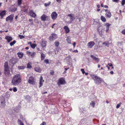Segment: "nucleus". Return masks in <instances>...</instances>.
<instances>
[{
	"mask_svg": "<svg viewBox=\"0 0 125 125\" xmlns=\"http://www.w3.org/2000/svg\"><path fill=\"white\" fill-rule=\"evenodd\" d=\"M21 81V78L19 74L15 75L13 78L11 83L14 86L18 85Z\"/></svg>",
	"mask_w": 125,
	"mask_h": 125,
	"instance_id": "nucleus-1",
	"label": "nucleus"
},
{
	"mask_svg": "<svg viewBox=\"0 0 125 125\" xmlns=\"http://www.w3.org/2000/svg\"><path fill=\"white\" fill-rule=\"evenodd\" d=\"M4 73L6 77V79L7 80L9 79L11 75V74L10 73V71L9 70H5L4 71Z\"/></svg>",
	"mask_w": 125,
	"mask_h": 125,
	"instance_id": "nucleus-2",
	"label": "nucleus"
},
{
	"mask_svg": "<svg viewBox=\"0 0 125 125\" xmlns=\"http://www.w3.org/2000/svg\"><path fill=\"white\" fill-rule=\"evenodd\" d=\"M0 101L1 105L0 107L1 108H4L6 102L4 98L2 96L0 98Z\"/></svg>",
	"mask_w": 125,
	"mask_h": 125,
	"instance_id": "nucleus-3",
	"label": "nucleus"
},
{
	"mask_svg": "<svg viewBox=\"0 0 125 125\" xmlns=\"http://www.w3.org/2000/svg\"><path fill=\"white\" fill-rule=\"evenodd\" d=\"M13 14H11L10 15L6 17V21H9L10 22H11L13 21Z\"/></svg>",
	"mask_w": 125,
	"mask_h": 125,
	"instance_id": "nucleus-4",
	"label": "nucleus"
},
{
	"mask_svg": "<svg viewBox=\"0 0 125 125\" xmlns=\"http://www.w3.org/2000/svg\"><path fill=\"white\" fill-rule=\"evenodd\" d=\"M28 83H29L32 84H34V79L32 76H30L29 79Z\"/></svg>",
	"mask_w": 125,
	"mask_h": 125,
	"instance_id": "nucleus-5",
	"label": "nucleus"
},
{
	"mask_svg": "<svg viewBox=\"0 0 125 125\" xmlns=\"http://www.w3.org/2000/svg\"><path fill=\"white\" fill-rule=\"evenodd\" d=\"M65 83V82L64 79L62 78H61L59 79L57 83V84L58 85L60 84H63Z\"/></svg>",
	"mask_w": 125,
	"mask_h": 125,
	"instance_id": "nucleus-6",
	"label": "nucleus"
},
{
	"mask_svg": "<svg viewBox=\"0 0 125 125\" xmlns=\"http://www.w3.org/2000/svg\"><path fill=\"white\" fill-rule=\"evenodd\" d=\"M51 16L52 19L55 20L57 17V14L56 12H53L51 14Z\"/></svg>",
	"mask_w": 125,
	"mask_h": 125,
	"instance_id": "nucleus-7",
	"label": "nucleus"
},
{
	"mask_svg": "<svg viewBox=\"0 0 125 125\" xmlns=\"http://www.w3.org/2000/svg\"><path fill=\"white\" fill-rule=\"evenodd\" d=\"M87 118H85L82 119L80 122V123L78 125H86L87 123Z\"/></svg>",
	"mask_w": 125,
	"mask_h": 125,
	"instance_id": "nucleus-8",
	"label": "nucleus"
},
{
	"mask_svg": "<svg viewBox=\"0 0 125 125\" xmlns=\"http://www.w3.org/2000/svg\"><path fill=\"white\" fill-rule=\"evenodd\" d=\"M94 81L95 83L98 85L101 83V82L100 78L98 76L96 78L95 80Z\"/></svg>",
	"mask_w": 125,
	"mask_h": 125,
	"instance_id": "nucleus-9",
	"label": "nucleus"
},
{
	"mask_svg": "<svg viewBox=\"0 0 125 125\" xmlns=\"http://www.w3.org/2000/svg\"><path fill=\"white\" fill-rule=\"evenodd\" d=\"M90 57L94 61L97 62V63H98L100 61L99 58H98L96 57L95 56L93 55H90Z\"/></svg>",
	"mask_w": 125,
	"mask_h": 125,
	"instance_id": "nucleus-10",
	"label": "nucleus"
},
{
	"mask_svg": "<svg viewBox=\"0 0 125 125\" xmlns=\"http://www.w3.org/2000/svg\"><path fill=\"white\" fill-rule=\"evenodd\" d=\"M41 19L42 21H46L49 19V17L43 14L41 17Z\"/></svg>",
	"mask_w": 125,
	"mask_h": 125,
	"instance_id": "nucleus-11",
	"label": "nucleus"
},
{
	"mask_svg": "<svg viewBox=\"0 0 125 125\" xmlns=\"http://www.w3.org/2000/svg\"><path fill=\"white\" fill-rule=\"evenodd\" d=\"M6 11L5 10L1 11L0 12V16L1 18L2 19L3 17L6 15Z\"/></svg>",
	"mask_w": 125,
	"mask_h": 125,
	"instance_id": "nucleus-12",
	"label": "nucleus"
},
{
	"mask_svg": "<svg viewBox=\"0 0 125 125\" xmlns=\"http://www.w3.org/2000/svg\"><path fill=\"white\" fill-rule=\"evenodd\" d=\"M95 44L94 42L93 41H91L88 43L87 46L89 48H92Z\"/></svg>",
	"mask_w": 125,
	"mask_h": 125,
	"instance_id": "nucleus-13",
	"label": "nucleus"
},
{
	"mask_svg": "<svg viewBox=\"0 0 125 125\" xmlns=\"http://www.w3.org/2000/svg\"><path fill=\"white\" fill-rule=\"evenodd\" d=\"M15 63V62L14 60V58H12L10 59L9 61V64L10 65L13 66Z\"/></svg>",
	"mask_w": 125,
	"mask_h": 125,
	"instance_id": "nucleus-14",
	"label": "nucleus"
},
{
	"mask_svg": "<svg viewBox=\"0 0 125 125\" xmlns=\"http://www.w3.org/2000/svg\"><path fill=\"white\" fill-rule=\"evenodd\" d=\"M68 16L70 18V21H72L75 19V18L74 16V15L70 14L68 15Z\"/></svg>",
	"mask_w": 125,
	"mask_h": 125,
	"instance_id": "nucleus-15",
	"label": "nucleus"
},
{
	"mask_svg": "<svg viewBox=\"0 0 125 125\" xmlns=\"http://www.w3.org/2000/svg\"><path fill=\"white\" fill-rule=\"evenodd\" d=\"M29 14L30 16L34 18L36 16L35 13H34L32 10H30L29 12Z\"/></svg>",
	"mask_w": 125,
	"mask_h": 125,
	"instance_id": "nucleus-16",
	"label": "nucleus"
},
{
	"mask_svg": "<svg viewBox=\"0 0 125 125\" xmlns=\"http://www.w3.org/2000/svg\"><path fill=\"white\" fill-rule=\"evenodd\" d=\"M44 82V81L43 80V78L42 76L40 77V79L39 82V87H40L43 85V82Z\"/></svg>",
	"mask_w": 125,
	"mask_h": 125,
	"instance_id": "nucleus-17",
	"label": "nucleus"
},
{
	"mask_svg": "<svg viewBox=\"0 0 125 125\" xmlns=\"http://www.w3.org/2000/svg\"><path fill=\"white\" fill-rule=\"evenodd\" d=\"M5 39L7 40L8 42H10L13 40V38L11 36H7L5 38Z\"/></svg>",
	"mask_w": 125,
	"mask_h": 125,
	"instance_id": "nucleus-18",
	"label": "nucleus"
},
{
	"mask_svg": "<svg viewBox=\"0 0 125 125\" xmlns=\"http://www.w3.org/2000/svg\"><path fill=\"white\" fill-rule=\"evenodd\" d=\"M105 15L108 18H110L112 15L111 13L109 10H108L107 12H106Z\"/></svg>",
	"mask_w": 125,
	"mask_h": 125,
	"instance_id": "nucleus-19",
	"label": "nucleus"
},
{
	"mask_svg": "<svg viewBox=\"0 0 125 125\" xmlns=\"http://www.w3.org/2000/svg\"><path fill=\"white\" fill-rule=\"evenodd\" d=\"M4 70H9V67L8 62H5L4 65Z\"/></svg>",
	"mask_w": 125,
	"mask_h": 125,
	"instance_id": "nucleus-20",
	"label": "nucleus"
},
{
	"mask_svg": "<svg viewBox=\"0 0 125 125\" xmlns=\"http://www.w3.org/2000/svg\"><path fill=\"white\" fill-rule=\"evenodd\" d=\"M34 70L35 71L39 73L41 72L42 70L41 68L38 66L35 67Z\"/></svg>",
	"mask_w": 125,
	"mask_h": 125,
	"instance_id": "nucleus-21",
	"label": "nucleus"
},
{
	"mask_svg": "<svg viewBox=\"0 0 125 125\" xmlns=\"http://www.w3.org/2000/svg\"><path fill=\"white\" fill-rule=\"evenodd\" d=\"M63 28L65 30L66 33H68L69 32V29L67 26H64L63 27Z\"/></svg>",
	"mask_w": 125,
	"mask_h": 125,
	"instance_id": "nucleus-22",
	"label": "nucleus"
},
{
	"mask_svg": "<svg viewBox=\"0 0 125 125\" xmlns=\"http://www.w3.org/2000/svg\"><path fill=\"white\" fill-rule=\"evenodd\" d=\"M41 44L42 47H45L46 45V42L42 41Z\"/></svg>",
	"mask_w": 125,
	"mask_h": 125,
	"instance_id": "nucleus-23",
	"label": "nucleus"
},
{
	"mask_svg": "<svg viewBox=\"0 0 125 125\" xmlns=\"http://www.w3.org/2000/svg\"><path fill=\"white\" fill-rule=\"evenodd\" d=\"M17 55L20 58H21L23 56V53L22 52H18L17 53Z\"/></svg>",
	"mask_w": 125,
	"mask_h": 125,
	"instance_id": "nucleus-24",
	"label": "nucleus"
},
{
	"mask_svg": "<svg viewBox=\"0 0 125 125\" xmlns=\"http://www.w3.org/2000/svg\"><path fill=\"white\" fill-rule=\"evenodd\" d=\"M101 19L102 21L104 22H105L106 21L105 18L103 16H101Z\"/></svg>",
	"mask_w": 125,
	"mask_h": 125,
	"instance_id": "nucleus-25",
	"label": "nucleus"
},
{
	"mask_svg": "<svg viewBox=\"0 0 125 125\" xmlns=\"http://www.w3.org/2000/svg\"><path fill=\"white\" fill-rule=\"evenodd\" d=\"M41 60H43L45 57L44 54L42 52L41 53Z\"/></svg>",
	"mask_w": 125,
	"mask_h": 125,
	"instance_id": "nucleus-26",
	"label": "nucleus"
},
{
	"mask_svg": "<svg viewBox=\"0 0 125 125\" xmlns=\"http://www.w3.org/2000/svg\"><path fill=\"white\" fill-rule=\"evenodd\" d=\"M110 44V43H109L108 42H104L103 43V45H105V46L108 47H109V44Z\"/></svg>",
	"mask_w": 125,
	"mask_h": 125,
	"instance_id": "nucleus-27",
	"label": "nucleus"
},
{
	"mask_svg": "<svg viewBox=\"0 0 125 125\" xmlns=\"http://www.w3.org/2000/svg\"><path fill=\"white\" fill-rule=\"evenodd\" d=\"M91 76L92 77V79L94 80H95L96 78L97 77V76L96 75H91Z\"/></svg>",
	"mask_w": 125,
	"mask_h": 125,
	"instance_id": "nucleus-28",
	"label": "nucleus"
},
{
	"mask_svg": "<svg viewBox=\"0 0 125 125\" xmlns=\"http://www.w3.org/2000/svg\"><path fill=\"white\" fill-rule=\"evenodd\" d=\"M17 10V8H16L13 7H12L11 8V9H10V11L11 12H15V11L16 10Z\"/></svg>",
	"mask_w": 125,
	"mask_h": 125,
	"instance_id": "nucleus-29",
	"label": "nucleus"
},
{
	"mask_svg": "<svg viewBox=\"0 0 125 125\" xmlns=\"http://www.w3.org/2000/svg\"><path fill=\"white\" fill-rule=\"evenodd\" d=\"M26 67L25 66H20L18 67V68L20 70L23 69Z\"/></svg>",
	"mask_w": 125,
	"mask_h": 125,
	"instance_id": "nucleus-30",
	"label": "nucleus"
},
{
	"mask_svg": "<svg viewBox=\"0 0 125 125\" xmlns=\"http://www.w3.org/2000/svg\"><path fill=\"white\" fill-rule=\"evenodd\" d=\"M80 112H81V113H85L86 112V111L85 110H84V109L82 108L81 109V108L80 110Z\"/></svg>",
	"mask_w": 125,
	"mask_h": 125,
	"instance_id": "nucleus-31",
	"label": "nucleus"
},
{
	"mask_svg": "<svg viewBox=\"0 0 125 125\" xmlns=\"http://www.w3.org/2000/svg\"><path fill=\"white\" fill-rule=\"evenodd\" d=\"M18 124L20 125H24V124L19 119L18 120Z\"/></svg>",
	"mask_w": 125,
	"mask_h": 125,
	"instance_id": "nucleus-32",
	"label": "nucleus"
},
{
	"mask_svg": "<svg viewBox=\"0 0 125 125\" xmlns=\"http://www.w3.org/2000/svg\"><path fill=\"white\" fill-rule=\"evenodd\" d=\"M16 41L14 40L13 41V42L10 43V45L11 46H12V45H13L14 44H15L16 43Z\"/></svg>",
	"mask_w": 125,
	"mask_h": 125,
	"instance_id": "nucleus-33",
	"label": "nucleus"
},
{
	"mask_svg": "<svg viewBox=\"0 0 125 125\" xmlns=\"http://www.w3.org/2000/svg\"><path fill=\"white\" fill-rule=\"evenodd\" d=\"M52 36L53 37V38L54 39H55L57 37V35L55 34H52Z\"/></svg>",
	"mask_w": 125,
	"mask_h": 125,
	"instance_id": "nucleus-34",
	"label": "nucleus"
},
{
	"mask_svg": "<svg viewBox=\"0 0 125 125\" xmlns=\"http://www.w3.org/2000/svg\"><path fill=\"white\" fill-rule=\"evenodd\" d=\"M35 54L36 52H31V53L30 55L31 57H34Z\"/></svg>",
	"mask_w": 125,
	"mask_h": 125,
	"instance_id": "nucleus-35",
	"label": "nucleus"
},
{
	"mask_svg": "<svg viewBox=\"0 0 125 125\" xmlns=\"http://www.w3.org/2000/svg\"><path fill=\"white\" fill-rule=\"evenodd\" d=\"M90 105L92 106L93 107H94L95 105V103L94 101H92L91 103H90Z\"/></svg>",
	"mask_w": 125,
	"mask_h": 125,
	"instance_id": "nucleus-36",
	"label": "nucleus"
},
{
	"mask_svg": "<svg viewBox=\"0 0 125 125\" xmlns=\"http://www.w3.org/2000/svg\"><path fill=\"white\" fill-rule=\"evenodd\" d=\"M55 46L56 47L58 46L59 44V42L56 41L55 42Z\"/></svg>",
	"mask_w": 125,
	"mask_h": 125,
	"instance_id": "nucleus-37",
	"label": "nucleus"
},
{
	"mask_svg": "<svg viewBox=\"0 0 125 125\" xmlns=\"http://www.w3.org/2000/svg\"><path fill=\"white\" fill-rule=\"evenodd\" d=\"M111 25V24L108 23H107L105 25L106 26V28H109V27Z\"/></svg>",
	"mask_w": 125,
	"mask_h": 125,
	"instance_id": "nucleus-38",
	"label": "nucleus"
},
{
	"mask_svg": "<svg viewBox=\"0 0 125 125\" xmlns=\"http://www.w3.org/2000/svg\"><path fill=\"white\" fill-rule=\"evenodd\" d=\"M51 4V2H49L47 3H45L44 4V6L45 7H47L49 6Z\"/></svg>",
	"mask_w": 125,
	"mask_h": 125,
	"instance_id": "nucleus-39",
	"label": "nucleus"
},
{
	"mask_svg": "<svg viewBox=\"0 0 125 125\" xmlns=\"http://www.w3.org/2000/svg\"><path fill=\"white\" fill-rule=\"evenodd\" d=\"M27 67L29 69H31L32 67L31 66L29 63H28L27 65Z\"/></svg>",
	"mask_w": 125,
	"mask_h": 125,
	"instance_id": "nucleus-40",
	"label": "nucleus"
},
{
	"mask_svg": "<svg viewBox=\"0 0 125 125\" xmlns=\"http://www.w3.org/2000/svg\"><path fill=\"white\" fill-rule=\"evenodd\" d=\"M36 46V45L35 44H32L31 45V46L33 49H34L35 47Z\"/></svg>",
	"mask_w": 125,
	"mask_h": 125,
	"instance_id": "nucleus-41",
	"label": "nucleus"
},
{
	"mask_svg": "<svg viewBox=\"0 0 125 125\" xmlns=\"http://www.w3.org/2000/svg\"><path fill=\"white\" fill-rule=\"evenodd\" d=\"M121 5L124 6L125 4V0H122L121 2Z\"/></svg>",
	"mask_w": 125,
	"mask_h": 125,
	"instance_id": "nucleus-42",
	"label": "nucleus"
},
{
	"mask_svg": "<svg viewBox=\"0 0 125 125\" xmlns=\"http://www.w3.org/2000/svg\"><path fill=\"white\" fill-rule=\"evenodd\" d=\"M49 38V40L51 41H52L54 40L53 38V37L52 35L50 36Z\"/></svg>",
	"mask_w": 125,
	"mask_h": 125,
	"instance_id": "nucleus-43",
	"label": "nucleus"
},
{
	"mask_svg": "<svg viewBox=\"0 0 125 125\" xmlns=\"http://www.w3.org/2000/svg\"><path fill=\"white\" fill-rule=\"evenodd\" d=\"M49 38V40L51 41H52L54 40L53 38V37L52 35L50 36Z\"/></svg>",
	"mask_w": 125,
	"mask_h": 125,
	"instance_id": "nucleus-44",
	"label": "nucleus"
},
{
	"mask_svg": "<svg viewBox=\"0 0 125 125\" xmlns=\"http://www.w3.org/2000/svg\"><path fill=\"white\" fill-rule=\"evenodd\" d=\"M19 37L20 39H22L24 38V36L23 35H19Z\"/></svg>",
	"mask_w": 125,
	"mask_h": 125,
	"instance_id": "nucleus-45",
	"label": "nucleus"
},
{
	"mask_svg": "<svg viewBox=\"0 0 125 125\" xmlns=\"http://www.w3.org/2000/svg\"><path fill=\"white\" fill-rule=\"evenodd\" d=\"M122 103H121L120 102L116 106V108H119L120 107V105Z\"/></svg>",
	"mask_w": 125,
	"mask_h": 125,
	"instance_id": "nucleus-46",
	"label": "nucleus"
},
{
	"mask_svg": "<svg viewBox=\"0 0 125 125\" xmlns=\"http://www.w3.org/2000/svg\"><path fill=\"white\" fill-rule=\"evenodd\" d=\"M44 62L46 64H48L49 63V60L48 59H45L44 60Z\"/></svg>",
	"mask_w": 125,
	"mask_h": 125,
	"instance_id": "nucleus-47",
	"label": "nucleus"
},
{
	"mask_svg": "<svg viewBox=\"0 0 125 125\" xmlns=\"http://www.w3.org/2000/svg\"><path fill=\"white\" fill-rule=\"evenodd\" d=\"M13 91L14 92H15L17 91V89L16 87H14L13 89Z\"/></svg>",
	"mask_w": 125,
	"mask_h": 125,
	"instance_id": "nucleus-48",
	"label": "nucleus"
},
{
	"mask_svg": "<svg viewBox=\"0 0 125 125\" xmlns=\"http://www.w3.org/2000/svg\"><path fill=\"white\" fill-rule=\"evenodd\" d=\"M22 0H18V3L19 5H21V3Z\"/></svg>",
	"mask_w": 125,
	"mask_h": 125,
	"instance_id": "nucleus-49",
	"label": "nucleus"
},
{
	"mask_svg": "<svg viewBox=\"0 0 125 125\" xmlns=\"http://www.w3.org/2000/svg\"><path fill=\"white\" fill-rule=\"evenodd\" d=\"M5 96L6 98H8L10 97V95L8 94L7 93L6 94Z\"/></svg>",
	"mask_w": 125,
	"mask_h": 125,
	"instance_id": "nucleus-50",
	"label": "nucleus"
},
{
	"mask_svg": "<svg viewBox=\"0 0 125 125\" xmlns=\"http://www.w3.org/2000/svg\"><path fill=\"white\" fill-rule=\"evenodd\" d=\"M81 71L82 72L83 74H84L85 73V72L84 70L83 69H81Z\"/></svg>",
	"mask_w": 125,
	"mask_h": 125,
	"instance_id": "nucleus-51",
	"label": "nucleus"
},
{
	"mask_svg": "<svg viewBox=\"0 0 125 125\" xmlns=\"http://www.w3.org/2000/svg\"><path fill=\"white\" fill-rule=\"evenodd\" d=\"M98 32L99 33V34L100 35V36H102V32H101V31H98Z\"/></svg>",
	"mask_w": 125,
	"mask_h": 125,
	"instance_id": "nucleus-52",
	"label": "nucleus"
},
{
	"mask_svg": "<svg viewBox=\"0 0 125 125\" xmlns=\"http://www.w3.org/2000/svg\"><path fill=\"white\" fill-rule=\"evenodd\" d=\"M46 123L45 122H43L42 123L40 124V125H46Z\"/></svg>",
	"mask_w": 125,
	"mask_h": 125,
	"instance_id": "nucleus-53",
	"label": "nucleus"
},
{
	"mask_svg": "<svg viewBox=\"0 0 125 125\" xmlns=\"http://www.w3.org/2000/svg\"><path fill=\"white\" fill-rule=\"evenodd\" d=\"M121 33L125 35V29L122 31Z\"/></svg>",
	"mask_w": 125,
	"mask_h": 125,
	"instance_id": "nucleus-54",
	"label": "nucleus"
},
{
	"mask_svg": "<svg viewBox=\"0 0 125 125\" xmlns=\"http://www.w3.org/2000/svg\"><path fill=\"white\" fill-rule=\"evenodd\" d=\"M66 40L67 42L69 43H71V41L69 39H67Z\"/></svg>",
	"mask_w": 125,
	"mask_h": 125,
	"instance_id": "nucleus-55",
	"label": "nucleus"
},
{
	"mask_svg": "<svg viewBox=\"0 0 125 125\" xmlns=\"http://www.w3.org/2000/svg\"><path fill=\"white\" fill-rule=\"evenodd\" d=\"M101 27H99L97 29V30L98 31H101Z\"/></svg>",
	"mask_w": 125,
	"mask_h": 125,
	"instance_id": "nucleus-56",
	"label": "nucleus"
},
{
	"mask_svg": "<svg viewBox=\"0 0 125 125\" xmlns=\"http://www.w3.org/2000/svg\"><path fill=\"white\" fill-rule=\"evenodd\" d=\"M56 1L58 3H60L61 1V0H56Z\"/></svg>",
	"mask_w": 125,
	"mask_h": 125,
	"instance_id": "nucleus-57",
	"label": "nucleus"
},
{
	"mask_svg": "<svg viewBox=\"0 0 125 125\" xmlns=\"http://www.w3.org/2000/svg\"><path fill=\"white\" fill-rule=\"evenodd\" d=\"M73 52H78V51L77 50H76L73 51Z\"/></svg>",
	"mask_w": 125,
	"mask_h": 125,
	"instance_id": "nucleus-58",
	"label": "nucleus"
},
{
	"mask_svg": "<svg viewBox=\"0 0 125 125\" xmlns=\"http://www.w3.org/2000/svg\"><path fill=\"white\" fill-rule=\"evenodd\" d=\"M112 1L113 2H117L118 0H113Z\"/></svg>",
	"mask_w": 125,
	"mask_h": 125,
	"instance_id": "nucleus-59",
	"label": "nucleus"
},
{
	"mask_svg": "<svg viewBox=\"0 0 125 125\" xmlns=\"http://www.w3.org/2000/svg\"><path fill=\"white\" fill-rule=\"evenodd\" d=\"M110 73L112 74H114V72L113 71H111L110 72Z\"/></svg>",
	"mask_w": 125,
	"mask_h": 125,
	"instance_id": "nucleus-60",
	"label": "nucleus"
},
{
	"mask_svg": "<svg viewBox=\"0 0 125 125\" xmlns=\"http://www.w3.org/2000/svg\"><path fill=\"white\" fill-rule=\"evenodd\" d=\"M28 44L30 45V46H31V45L32 44L31 42H28Z\"/></svg>",
	"mask_w": 125,
	"mask_h": 125,
	"instance_id": "nucleus-61",
	"label": "nucleus"
},
{
	"mask_svg": "<svg viewBox=\"0 0 125 125\" xmlns=\"http://www.w3.org/2000/svg\"><path fill=\"white\" fill-rule=\"evenodd\" d=\"M31 52H27V54H29V55H30L31 53Z\"/></svg>",
	"mask_w": 125,
	"mask_h": 125,
	"instance_id": "nucleus-62",
	"label": "nucleus"
},
{
	"mask_svg": "<svg viewBox=\"0 0 125 125\" xmlns=\"http://www.w3.org/2000/svg\"><path fill=\"white\" fill-rule=\"evenodd\" d=\"M66 58L67 59V58H68L69 59V60H70V59H71V57L70 56H68V57H67V58Z\"/></svg>",
	"mask_w": 125,
	"mask_h": 125,
	"instance_id": "nucleus-63",
	"label": "nucleus"
},
{
	"mask_svg": "<svg viewBox=\"0 0 125 125\" xmlns=\"http://www.w3.org/2000/svg\"><path fill=\"white\" fill-rule=\"evenodd\" d=\"M76 44V43L75 42H74L73 44V46L74 47H75V46Z\"/></svg>",
	"mask_w": 125,
	"mask_h": 125,
	"instance_id": "nucleus-64",
	"label": "nucleus"
}]
</instances>
